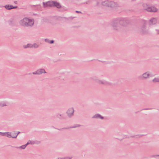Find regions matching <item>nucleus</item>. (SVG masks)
Returning a JSON list of instances; mask_svg holds the SVG:
<instances>
[{"label": "nucleus", "mask_w": 159, "mask_h": 159, "mask_svg": "<svg viewBox=\"0 0 159 159\" xmlns=\"http://www.w3.org/2000/svg\"><path fill=\"white\" fill-rule=\"evenodd\" d=\"M58 118H60L58 116Z\"/></svg>", "instance_id": "nucleus-41"}, {"label": "nucleus", "mask_w": 159, "mask_h": 159, "mask_svg": "<svg viewBox=\"0 0 159 159\" xmlns=\"http://www.w3.org/2000/svg\"><path fill=\"white\" fill-rule=\"evenodd\" d=\"M152 81L154 83L159 82V77L155 78L152 80Z\"/></svg>", "instance_id": "nucleus-17"}, {"label": "nucleus", "mask_w": 159, "mask_h": 159, "mask_svg": "<svg viewBox=\"0 0 159 159\" xmlns=\"http://www.w3.org/2000/svg\"><path fill=\"white\" fill-rule=\"evenodd\" d=\"M98 5V2H97V5Z\"/></svg>", "instance_id": "nucleus-35"}, {"label": "nucleus", "mask_w": 159, "mask_h": 159, "mask_svg": "<svg viewBox=\"0 0 159 159\" xmlns=\"http://www.w3.org/2000/svg\"><path fill=\"white\" fill-rule=\"evenodd\" d=\"M34 20L27 17L24 18L19 21L20 24L22 26H32L34 24Z\"/></svg>", "instance_id": "nucleus-2"}, {"label": "nucleus", "mask_w": 159, "mask_h": 159, "mask_svg": "<svg viewBox=\"0 0 159 159\" xmlns=\"http://www.w3.org/2000/svg\"><path fill=\"white\" fill-rule=\"evenodd\" d=\"M4 7L7 10H10L11 9L14 8H16L17 7V6L14 7L12 5H6Z\"/></svg>", "instance_id": "nucleus-11"}, {"label": "nucleus", "mask_w": 159, "mask_h": 159, "mask_svg": "<svg viewBox=\"0 0 159 159\" xmlns=\"http://www.w3.org/2000/svg\"><path fill=\"white\" fill-rule=\"evenodd\" d=\"M156 31H157V34H159V30H156Z\"/></svg>", "instance_id": "nucleus-32"}, {"label": "nucleus", "mask_w": 159, "mask_h": 159, "mask_svg": "<svg viewBox=\"0 0 159 159\" xmlns=\"http://www.w3.org/2000/svg\"><path fill=\"white\" fill-rule=\"evenodd\" d=\"M20 133V132H18L17 133H15V136H13V138H16L18 135V134Z\"/></svg>", "instance_id": "nucleus-23"}, {"label": "nucleus", "mask_w": 159, "mask_h": 159, "mask_svg": "<svg viewBox=\"0 0 159 159\" xmlns=\"http://www.w3.org/2000/svg\"><path fill=\"white\" fill-rule=\"evenodd\" d=\"M28 142H29V144H30L31 142V141H29Z\"/></svg>", "instance_id": "nucleus-37"}, {"label": "nucleus", "mask_w": 159, "mask_h": 159, "mask_svg": "<svg viewBox=\"0 0 159 159\" xmlns=\"http://www.w3.org/2000/svg\"><path fill=\"white\" fill-rule=\"evenodd\" d=\"M65 159V157H64V158H61L60 159Z\"/></svg>", "instance_id": "nucleus-34"}, {"label": "nucleus", "mask_w": 159, "mask_h": 159, "mask_svg": "<svg viewBox=\"0 0 159 159\" xmlns=\"http://www.w3.org/2000/svg\"><path fill=\"white\" fill-rule=\"evenodd\" d=\"M109 1L106 0L105 1L102 2V4L103 6L107 7L109 6Z\"/></svg>", "instance_id": "nucleus-15"}, {"label": "nucleus", "mask_w": 159, "mask_h": 159, "mask_svg": "<svg viewBox=\"0 0 159 159\" xmlns=\"http://www.w3.org/2000/svg\"><path fill=\"white\" fill-rule=\"evenodd\" d=\"M90 79L91 80H93L95 81L96 82H97V80H98V79H97V77H96L95 76H94L93 77H90Z\"/></svg>", "instance_id": "nucleus-22"}, {"label": "nucleus", "mask_w": 159, "mask_h": 159, "mask_svg": "<svg viewBox=\"0 0 159 159\" xmlns=\"http://www.w3.org/2000/svg\"><path fill=\"white\" fill-rule=\"evenodd\" d=\"M140 32L141 34L143 35L147 34L149 33L148 29L146 28V24L145 22H144L141 26L140 30Z\"/></svg>", "instance_id": "nucleus-3"}, {"label": "nucleus", "mask_w": 159, "mask_h": 159, "mask_svg": "<svg viewBox=\"0 0 159 159\" xmlns=\"http://www.w3.org/2000/svg\"><path fill=\"white\" fill-rule=\"evenodd\" d=\"M152 108H145L142 109V110H152Z\"/></svg>", "instance_id": "nucleus-28"}, {"label": "nucleus", "mask_w": 159, "mask_h": 159, "mask_svg": "<svg viewBox=\"0 0 159 159\" xmlns=\"http://www.w3.org/2000/svg\"><path fill=\"white\" fill-rule=\"evenodd\" d=\"M60 9L61 7V6L60 3L57 1H54L53 7Z\"/></svg>", "instance_id": "nucleus-10"}, {"label": "nucleus", "mask_w": 159, "mask_h": 159, "mask_svg": "<svg viewBox=\"0 0 159 159\" xmlns=\"http://www.w3.org/2000/svg\"><path fill=\"white\" fill-rule=\"evenodd\" d=\"M74 112V110L72 108H69L66 112V113L67 114L68 116L69 117H71L73 115Z\"/></svg>", "instance_id": "nucleus-8"}, {"label": "nucleus", "mask_w": 159, "mask_h": 159, "mask_svg": "<svg viewBox=\"0 0 159 159\" xmlns=\"http://www.w3.org/2000/svg\"><path fill=\"white\" fill-rule=\"evenodd\" d=\"M6 103L4 102H0V107H2L5 106H7Z\"/></svg>", "instance_id": "nucleus-20"}, {"label": "nucleus", "mask_w": 159, "mask_h": 159, "mask_svg": "<svg viewBox=\"0 0 159 159\" xmlns=\"http://www.w3.org/2000/svg\"><path fill=\"white\" fill-rule=\"evenodd\" d=\"M54 42V41L53 40L50 41L49 43L50 44L53 43Z\"/></svg>", "instance_id": "nucleus-27"}, {"label": "nucleus", "mask_w": 159, "mask_h": 159, "mask_svg": "<svg viewBox=\"0 0 159 159\" xmlns=\"http://www.w3.org/2000/svg\"><path fill=\"white\" fill-rule=\"evenodd\" d=\"M80 125H78V126H73L72 127V128H75L76 127H78V126H80Z\"/></svg>", "instance_id": "nucleus-33"}, {"label": "nucleus", "mask_w": 159, "mask_h": 159, "mask_svg": "<svg viewBox=\"0 0 159 159\" xmlns=\"http://www.w3.org/2000/svg\"><path fill=\"white\" fill-rule=\"evenodd\" d=\"M58 129L59 130H61V129Z\"/></svg>", "instance_id": "nucleus-39"}, {"label": "nucleus", "mask_w": 159, "mask_h": 159, "mask_svg": "<svg viewBox=\"0 0 159 159\" xmlns=\"http://www.w3.org/2000/svg\"><path fill=\"white\" fill-rule=\"evenodd\" d=\"M12 136H15V133L13 134Z\"/></svg>", "instance_id": "nucleus-36"}, {"label": "nucleus", "mask_w": 159, "mask_h": 159, "mask_svg": "<svg viewBox=\"0 0 159 159\" xmlns=\"http://www.w3.org/2000/svg\"><path fill=\"white\" fill-rule=\"evenodd\" d=\"M6 134V132L5 133H2V132H0V134L1 135H2V136H5V135Z\"/></svg>", "instance_id": "nucleus-24"}, {"label": "nucleus", "mask_w": 159, "mask_h": 159, "mask_svg": "<svg viewBox=\"0 0 159 159\" xmlns=\"http://www.w3.org/2000/svg\"><path fill=\"white\" fill-rule=\"evenodd\" d=\"M54 1H49L46 2H43V3L44 7H53Z\"/></svg>", "instance_id": "nucleus-5"}, {"label": "nucleus", "mask_w": 159, "mask_h": 159, "mask_svg": "<svg viewBox=\"0 0 159 159\" xmlns=\"http://www.w3.org/2000/svg\"><path fill=\"white\" fill-rule=\"evenodd\" d=\"M129 23V20L126 19L120 18L113 20L111 25L114 29L119 30L122 26L126 25Z\"/></svg>", "instance_id": "nucleus-1"}, {"label": "nucleus", "mask_w": 159, "mask_h": 159, "mask_svg": "<svg viewBox=\"0 0 159 159\" xmlns=\"http://www.w3.org/2000/svg\"><path fill=\"white\" fill-rule=\"evenodd\" d=\"M157 22V20L155 18H152L149 20V24L150 25H155Z\"/></svg>", "instance_id": "nucleus-12"}, {"label": "nucleus", "mask_w": 159, "mask_h": 159, "mask_svg": "<svg viewBox=\"0 0 159 159\" xmlns=\"http://www.w3.org/2000/svg\"><path fill=\"white\" fill-rule=\"evenodd\" d=\"M59 116H63V115H60Z\"/></svg>", "instance_id": "nucleus-38"}, {"label": "nucleus", "mask_w": 159, "mask_h": 159, "mask_svg": "<svg viewBox=\"0 0 159 159\" xmlns=\"http://www.w3.org/2000/svg\"><path fill=\"white\" fill-rule=\"evenodd\" d=\"M75 12L77 13H81V11H76Z\"/></svg>", "instance_id": "nucleus-30"}, {"label": "nucleus", "mask_w": 159, "mask_h": 159, "mask_svg": "<svg viewBox=\"0 0 159 159\" xmlns=\"http://www.w3.org/2000/svg\"><path fill=\"white\" fill-rule=\"evenodd\" d=\"M97 82L99 84H102L105 85H112V84L110 82L98 80H97Z\"/></svg>", "instance_id": "nucleus-6"}, {"label": "nucleus", "mask_w": 159, "mask_h": 159, "mask_svg": "<svg viewBox=\"0 0 159 159\" xmlns=\"http://www.w3.org/2000/svg\"><path fill=\"white\" fill-rule=\"evenodd\" d=\"M46 72L44 69H41L37 70L35 72L33 73V74L34 75H40L43 73H46Z\"/></svg>", "instance_id": "nucleus-7"}, {"label": "nucleus", "mask_w": 159, "mask_h": 159, "mask_svg": "<svg viewBox=\"0 0 159 159\" xmlns=\"http://www.w3.org/2000/svg\"><path fill=\"white\" fill-rule=\"evenodd\" d=\"M32 44L28 43L26 45H24L23 48H32Z\"/></svg>", "instance_id": "nucleus-16"}, {"label": "nucleus", "mask_w": 159, "mask_h": 159, "mask_svg": "<svg viewBox=\"0 0 159 159\" xmlns=\"http://www.w3.org/2000/svg\"><path fill=\"white\" fill-rule=\"evenodd\" d=\"M116 26H117V27L118 26H120L121 27V26H120V25L119 23H118V24H116Z\"/></svg>", "instance_id": "nucleus-31"}, {"label": "nucleus", "mask_w": 159, "mask_h": 159, "mask_svg": "<svg viewBox=\"0 0 159 159\" xmlns=\"http://www.w3.org/2000/svg\"><path fill=\"white\" fill-rule=\"evenodd\" d=\"M147 11L150 12H155L157 11L156 8L153 7H148L145 9Z\"/></svg>", "instance_id": "nucleus-9"}, {"label": "nucleus", "mask_w": 159, "mask_h": 159, "mask_svg": "<svg viewBox=\"0 0 159 159\" xmlns=\"http://www.w3.org/2000/svg\"><path fill=\"white\" fill-rule=\"evenodd\" d=\"M65 159H71V157H65Z\"/></svg>", "instance_id": "nucleus-29"}, {"label": "nucleus", "mask_w": 159, "mask_h": 159, "mask_svg": "<svg viewBox=\"0 0 159 159\" xmlns=\"http://www.w3.org/2000/svg\"><path fill=\"white\" fill-rule=\"evenodd\" d=\"M28 144H29V142H28V143L26 144L20 146V148L23 149H24L26 148V146Z\"/></svg>", "instance_id": "nucleus-21"}, {"label": "nucleus", "mask_w": 159, "mask_h": 159, "mask_svg": "<svg viewBox=\"0 0 159 159\" xmlns=\"http://www.w3.org/2000/svg\"><path fill=\"white\" fill-rule=\"evenodd\" d=\"M67 128H63L62 129H67Z\"/></svg>", "instance_id": "nucleus-40"}, {"label": "nucleus", "mask_w": 159, "mask_h": 159, "mask_svg": "<svg viewBox=\"0 0 159 159\" xmlns=\"http://www.w3.org/2000/svg\"><path fill=\"white\" fill-rule=\"evenodd\" d=\"M39 45L36 43H34V44H32V48H37L39 47Z\"/></svg>", "instance_id": "nucleus-19"}, {"label": "nucleus", "mask_w": 159, "mask_h": 159, "mask_svg": "<svg viewBox=\"0 0 159 159\" xmlns=\"http://www.w3.org/2000/svg\"><path fill=\"white\" fill-rule=\"evenodd\" d=\"M6 134H7V135L6 136L9 138H13V136H12L11 135V133L10 132H6Z\"/></svg>", "instance_id": "nucleus-18"}, {"label": "nucleus", "mask_w": 159, "mask_h": 159, "mask_svg": "<svg viewBox=\"0 0 159 159\" xmlns=\"http://www.w3.org/2000/svg\"><path fill=\"white\" fill-rule=\"evenodd\" d=\"M109 6L110 7H114L116 6V4L115 2L113 1H109Z\"/></svg>", "instance_id": "nucleus-13"}, {"label": "nucleus", "mask_w": 159, "mask_h": 159, "mask_svg": "<svg viewBox=\"0 0 159 159\" xmlns=\"http://www.w3.org/2000/svg\"><path fill=\"white\" fill-rule=\"evenodd\" d=\"M150 75L149 72L148 71L144 73L142 75L139 76L138 78L140 80L146 79L149 78Z\"/></svg>", "instance_id": "nucleus-4"}, {"label": "nucleus", "mask_w": 159, "mask_h": 159, "mask_svg": "<svg viewBox=\"0 0 159 159\" xmlns=\"http://www.w3.org/2000/svg\"><path fill=\"white\" fill-rule=\"evenodd\" d=\"M45 41L47 43H49L50 40L48 39H45Z\"/></svg>", "instance_id": "nucleus-25"}, {"label": "nucleus", "mask_w": 159, "mask_h": 159, "mask_svg": "<svg viewBox=\"0 0 159 159\" xmlns=\"http://www.w3.org/2000/svg\"><path fill=\"white\" fill-rule=\"evenodd\" d=\"M157 156H159V155H152V156H151V157H157Z\"/></svg>", "instance_id": "nucleus-26"}, {"label": "nucleus", "mask_w": 159, "mask_h": 159, "mask_svg": "<svg viewBox=\"0 0 159 159\" xmlns=\"http://www.w3.org/2000/svg\"><path fill=\"white\" fill-rule=\"evenodd\" d=\"M93 118H100L101 119H103V117L101 116V115H100L99 114H96L95 115L92 117Z\"/></svg>", "instance_id": "nucleus-14"}]
</instances>
